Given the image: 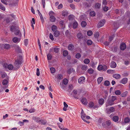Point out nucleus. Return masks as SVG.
Here are the masks:
<instances>
[{
    "mask_svg": "<svg viewBox=\"0 0 130 130\" xmlns=\"http://www.w3.org/2000/svg\"><path fill=\"white\" fill-rule=\"evenodd\" d=\"M35 110L34 108L31 109L29 110V112L30 113H33L35 111Z\"/></svg>",
    "mask_w": 130,
    "mask_h": 130,
    "instance_id": "64",
    "label": "nucleus"
},
{
    "mask_svg": "<svg viewBox=\"0 0 130 130\" xmlns=\"http://www.w3.org/2000/svg\"><path fill=\"white\" fill-rule=\"evenodd\" d=\"M32 119L33 120L35 121L36 122H39L40 121H41V120L39 117H33Z\"/></svg>",
    "mask_w": 130,
    "mask_h": 130,
    "instance_id": "16",
    "label": "nucleus"
},
{
    "mask_svg": "<svg viewBox=\"0 0 130 130\" xmlns=\"http://www.w3.org/2000/svg\"><path fill=\"white\" fill-rule=\"evenodd\" d=\"M103 10L105 11H107L108 10V7L106 6H105L103 8Z\"/></svg>",
    "mask_w": 130,
    "mask_h": 130,
    "instance_id": "62",
    "label": "nucleus"
},
{
    "mask_svg": "<svg viewBox=\"0 0 130 130\" xmlns=\"http://www.w3.org/2000/svg\"><path fill=\"white\" fill-rule=\"evenodd\" d=\"M128 79L127 78H123L120 81V83L123 84H126L127 82Z\"/></svg>",
    "mask_w": 130,
    "mask_h": 130,
    "instance_id": "13",
    "label": "nucleus"
},
{
    "mask_svg": "<svg viewBox=\"0 0 130 130\" xmlns=\"http://www.w3.org/2000/svg\"><path fill=\"white\" fill-rule=\"evenodd\" d=\"M53 37V35L51 33H50V34L49 37L50 39L52 41H53L54 40V38Z\"/></svg>",
    "mask_w": 130,
    "mask_h": 130,
    "instance_id": "56",
    "label": "nucleus"
},
{
    "mask_svg": "<svg viewBox=\"0 0 130 130\" xmlns=\"http://www.w3.org/2000/svg\"><path fill=\"white\" fill-rule=\"evenodd\" d=\"M50 21L52 22H54L56 20L54 16L50 17Z\"/></svg>",
    "mask_w": 130,
    "mask_h": 130,
    "instance_id": "31",
    "label": "nucleus"
},
{
    "mask_svg": "<svg viewBox=\"0 0 130 130\" xmlns=\"http://www.w3.org/2000/svg\"><path fill=\"white\" fill-rule=\"evenodd\" d=\"M59 48L58 47H55L54 48V51L56 53H58V52Z\"/></svg>",
    "mask_w": 130,
    "mask_h": 130,
    "instance_id": "55",
    "label": "nucleus"
},
{
    "mask_svg": "<svg viewBox=\"0 0 130 130\" xmlns=\"http://www.w3.org/2000/svg\"><path fill=\"white\" fill-rule=\"evenodd\" d=\"M94 104L92 102H90L88 104V105L89 107L90 108H92L94 106Z\"/></svg>",
    "mask_w": 130,
    "mask_h": 130,
    "instance_id": "38",
    "label": "nucleus"
},
{
    "mask_svg": "<svg viewBox=\"0 0 130 130\" xmlns=\"http://www.w3.org/2000/svg\"><path fill=\"white\" fill-rule=\"evenodd\" d=\"M21 40V38H18L17 37H15L13 38L12 41L14 43H18Z\"/></svg>",
    "mask_w": 130,
    "mask_h": 130,
    "instance_id": "12",
    "label": "nucleus"
},
{
    "mask_svg": "<svg viewBox=\"0 0 130 130\" xmlns=\"http://www.w3.org/2000/svg\"><path fill=\"white\" fill-rule=\"evenodd\" d=\"M38 44L39 45V48L40 49V50L41 51V54H42L41 52H42V50L41 49V44H40V40L39 39H38Z\"/></svg>",
    "mask_w": 130,
    "mask_h": 130,
    "instance_id": "48",
    "label": "nucleus"
},
{
    "mask_svg": "<svg viewBox=\"0 0 130 130\" xmlns=\"http://www.w3.org/2000/svg\"><path fill=\"white\" fill-rule=\"evenodd\" d=\"M8 83V78L7 79H4L2 82V84L3 85H7Z\"/></svg>",
    "mask_w": 130,
    "mask_h": 130,
    "instance_id": "15",
    "label": "nucleus"
},
{
    "mask_svg": "<svg viewBox=\"0 0 130 130\" xmlns=\"http://www.w3.org/2000/svg\"><path fill=\"white\" fill-rule=\"evenodd\" d=\"M81 101L83 104L85 105H86L88 103L87 99L84 98H83L81 99Z\"/></svg>",
    "mask_w": 130,
    "mask_h": 130,
    "instance_id": "10",
    "label": "nucleus"
},
{
    "mask_svg": "<svg viewBox=\"0 0 130 130\" xmlns=\"http://www.w3.org/2000/svg\"><path fill=\"white\" fill-rule=\"evenodd\" d=\"M73 27L74 28H77L78 26V24L77 22H74L73 24Z\"/></svg>",
    "mask_w": 130,
    "mask_h": 130,
    "instance_id": "40",
    "label": "nucleus"
},
{
    "mask_svg": "<svg viewBox=\"0 0 130 130\" xmlns=\"http://www.w3.org/2000/svg\"><path fill=\"white\" fill-rule=\"evenodd\" d=\"M55 13L52 11H50L49 13V14L50 17L53 16V15L55 14Z\"/></svg>",
    "mask_w": 130,
    "mask_h": 130,
    "instance_id": "58",
    "label": "nucleus"
},
{
    "mask_svg": "<svg viewBox=\"0 0 130 130\" xmlns=\"http://www.w3.org/2000/svg\"><path fill=\"white\" fill-rule=\"evenodd\" d=\"M101 4L100 3H96L94 5V8L96 9H99L101 7Z\"/></svg>",
    "mask_w": 130,
    "mask_h": 130,
    "instance_id": "14",
    "label": "nucleus"
},
{
    "mask_svg": "<svg viewBox=\"0 0 130 130\" xmlns=\"http://www.w3.org/2000/svg\"><path fill=\"white\" fill-rule=\"evenodd\" d=\"M107 66L102 65H99L98 67V69L99 71L102 70L103 71H105L107 69Z\"/></svg>",
    "mask_w": 130,
    "mask_h": 130,
    "instance_id": "2",
    "label": "nucleus"
},
{
    "mask_svg": "<svg viewBox=\"0 0 130 130\" xmlns=\"http://www.w3.org/2000/svg\"><path fill=\"white\" fill-rule=\"evenodd\" d=\"M15 48L16 50L18 52H21V49L19 46L17 45L15 46Z\"/></svg>",
    "mask_w": 130,
    "mask_h": 130,
    "instance_id": "39",
    "label": "nucleus"
},
{
    "mask_svg": "<svg viewBox=\"0 0 130 130\" xmlns=\"http://www.w3.org/2000/svg\"><path fill=\"white\" fill-rule=\"evenodd\" d=\"M84 61L85 63L88 64L89 63L90 61L89 59L86 58L84 59Z\"/></svg>",
    "mask_w": 130,
    "mask_h": 130,
    "instance_id": "36",
    "label": "nucleus"
},
{
    "mask_svg": "<svg viewBox=\"0 0 130 130\" xmlns=\"http://www.w3.org/2000/svg\"><path fill=\"white\" fill-rule=\"evenodd\" d=\"M116 64L114 61H112L111 63L110 67L112 68H115L116 67Z\"/></svg>",
    "mask_w": 130,
    "mask_h": 130,
    "instance_id": "20",
    "label": "nucleus"
},
{
    "mask_svg": "<svg viewBox=\"0 0 130 130\" xmlns=\"http://www.w3.org/2000/svg\"><path fill=\"white\" fill-rule=\"evenodd\" d=\"M119 118L118 116H115L112 118V120L115 122H117L119 120Z\"/></svg>",
    "mask_w": 130,
    "mask_h": 130,
    "instance_id": "17",
    "label": "nucleus"
},
{
    "mask_svg": "<svg viewBox=\"0 0 130 130\" xmlns=\"http://www.w3.org/2000/svg\"><path fill=\"white\" fill-rule=\"evenodd\" d=\"M88 72L90 74H92L94 72V70L93 69L90 68L88 69Z\"/></svg>",
    "mask_w": 130,
    "mask_h": 130,
    "instance_id": "42",
    "label": "nucleus"
},
{
    "mask_svg": "<svg viewBox=\"0 0 130 130\" xmlns=\"http://www.w3.org/2000/svg\"><path fill=\"white\" fill-rule=\"evenodd\" d=\"M15 27L14 26H11L10 28V30L11 31H15Z\"/></svg>",
    "mask_w": 130,
    "mask_h": 130,
    "instance_id": "54",
    "label": "nucleus"
},
{
    "mask_svg": "<svg viewBox=\"0 0 130 130\" xmlns=\"http://www.w3.org/2000/svg\"><path fill=\"white\" fill-rule=\"evenodd\" d=\"M94 36L95 38H98L99 36V32H97L94 35Z\"/></svg>",
    "mask_w": 130,
    "mask_h": 130,
    "instance_id": "61",
    "label": "nucleus"
},
{
    "mask_svg": "<svg viewBox=\"0 0 130 130\" xmlns=\"http://www.w3.org/2000/svg\"><path fill=\"white\" fill-rule=\"evenodd\" d=\"M62 15L64 17L67 16L68 14L67 11H66L65 10L62 11Z\"/></svg>",
    "mask_w": 130,
    "mask_h": 130,
    "instance_id": "26",
    "label": "nucleus"
},
{
    "mask_svg": "<svg viewBox=\"0 0 130 130\" xmlns=\"http://www.w3.org/2000/svg\"><path fill=\"white\" fill-rule=\"evenodd\" d=\"M85 116V114L84 113V111L82 109V111L81 113V117L82 118L84 119Z\"/></svg>",
    "mask_w": 130,
    "mask_h": 130,
    "instance_id": "37",
    "label": "nucleus"
},
{
    "mask_svg": "<svg viewBox=\"0 0 130 130\" xmlns=\"http://www.w3.org/2000/svg\"><path fill=\"white\" fill-rule=\"evenodd\" d=\"M50 70L52 73H53L55 72V69L53 67L51 68H50Z\"/></svg>",
    "mask_w": 130,
    "mask_h": 130,
    "instance_id": "53",
    "label": "nucleus"
},
{
    "mask_svg": "<svg viewBox=\"0 0 130 130\" xmlns=\"http://www.w3.org/2000/svg\"><path fill=\"white\" fill-rule=\"evenodd\" d=\"M63 76L62 74H59L58 75L57 77V79L61 80L63 78Z\"/></svg>",
    "mask_w": 130,
    "mask_h": 130,
    "instance_id": "35",
    "label": "nucleus"
},
{
    "mask_svg": "<svg viewBox=\"0 0 130 130\" xmlns=\"http://www.w3.org/2000/svg\"><path fill=\"white\" fill-rule=\"evenodd\" d=\"M7 0H1V2L6 5H7L8 3L7 2Z\"/></svg>",
    "mask_w": 130,
    "mask_h": 130,
    "instance_id": "63",
    "label": "nucleus"
},
{
    "mask_svg": "<svg viewBox=\"0 0 130 130\" xmlns=\"http://www.w3.org/2000/svg\"><path fill=\"white\" fill-rule=\"evenodd\" d=\"M115 35H112V36H110V37H109V41H110V42L113 40L114 38L115 37Z\"/></svg>",
    "mask_w": 130,
    "mask_h": 130,
    "instance_id": "57",
    "label": "nucleus"
},
{
    "mask_svg": "<svg viewBox=\"0 0 130 130\" xmlns=\"http://www.w3.org/2000/svg\"><path fill=\"white\" fill-rule=\"evenodd\" d=\"M85 78L84 77H80L78 79V82L80 84L83 83L84 82Z\"/></svg>",
    "mask_w": 130,
    "mask_h": 130,
    "instance_id": "9",
    "label": "nucleus"
},
{
    "mask_svg": "<svg viewBox=\"0 0 130 130\" xmlns=\"http://www.w3.org/2000/svg\"><path fill=\"white\" fill-rule=\"evenodd\" d=\"M111 123L110 120H108L105 123H102V125L105 127H109L111 125Z\"/></svg>",
    "mask_w": 130,
    "mask_h": 130,
    "instance_id": "3",
    "label": "nucleus"
},
{
    "mask_svg": "<svg viewBox=\"0 0 130 130\" xmlns=\"http://www.w3.org/2000/svg\"><path fill=\"white\" fill-rule=\"evenodd\" d=\"M115 109L114 107H110L109 108H106V112L107 113H110L114 112L115 111Z\"/></svg>",
    "mask_w": 130,
    "mask_h": 130,
    "instance_id": "5",
    "label": "nucleus"
},
{
    "mask_svg": "<svg viewBox=\"0 0 130 130\" xmlns=\"http://www.w3.org/2000/svg\"><path fill=\"white\" fill-rule=\"evenodd\" d=\"M14 34L15 35H18V36L20 38L22 36V34L20 30L17 29L15 31Z\"/></svg>",
    "mask_w": 130,
    "mask_h": 130,
    "instance_id": "11",
    "label": "nucleus"
},
{
    "mask_svg": "<svg viewBox=\"0 0 130 130\" xmlns=\"http://www.w3.org/2000/svg\"><path fill=\"white\" fill-rule=\"evenodd\" d=\"M52 29L53 31H56L57 27L56 25H53L52 27Z\"/></svg>",
    "mask_w": 130,
    "mask_h": 130,
    "instance_id": "32",
    "label": "nucleus"
},
{
    "mask_svg": "<svg viewBox=\"0 0 130 130\" xmlns=\"http://www.w3.org/2000/svg\"><path fill=\"white\" fill-rule=\"evenodd\" d=\"M22 56H19L18 57L14 63V69L16 70L18 69L20 67L22 63Z\"/></svg>",
    "mask_w": 130,
    "mask_h": 130,
    "instance_id": "1",
    "label": "nucleus"
},
{
    "mask_svg": "<svg viewBox=\"0 0 130 130\" xmlns=\"http://www.w3.org/2000/svg\"><path fill=\"white\" fill-rule=\"evenodd\" d=\"M77 36L78 39H80L83 38V35L81 33L79 32L77 34Z\"/></svg>",
    "mask_w": 130,
    "mask_h": 130,
    "instance_id": "22",
    "label": "nucleus"
},
{
    "mask_svg": "<svg viewBox=\"0 0 130 130\" xmlns=\"http://www.w3.org/2000/svg\"><path fill=\"white\" fill-rule=\"evenodd\" d=\"M126 47V45L124 43H122L120 45V48L121 50H124L125 49Z\"/></svg>",
    "mask_w": 130,
    "mask_h": 130,
    "instance_id": "8",
    "label": "nucleus"
},
{
    "mask_svg": "<svg viewBox=\"0 0 130 130\" xmlns=\"http://www.w3.org/2000/svg\"><path fill=\"white\" fill-rule=\"evenodd\" d=\"M130 121V119L128 117L125 118L124 120V122L125 123H129Z\"/></svg>",
    "mask_w": 130,
    "mask_h": 130,
    "instance_id": "24",
    "label": "nucleus"
},
{
    "mask_svg": "<svg viewBox=\"0 0 130 130\" xmlns=\"http://www.w3.org/2000/svg\"><path fill=\"white\" fill-rule=\"evenodd\" d=\"M104 100L103 99L101 98L99 99V104L102 105H103L104 102Z\"/></svg>",
    "mask_w": 130,
    "mask_h": 130,
    "instance_id": "29",
    "label": "nucleus"
},
{
    "mask_svg": "<svg viewBox=\"0 0 130 130\" xmlns=\"http://www.w3.org/2000/svg\"><path fill=\"white\" fill-rule=\"evenodd\" d=\"M63 105L64 107L63 108V110L64 111H66L67 110V108L68 107V106L65 102H63Z\"/></svg>",
    "mask_w": 130,
    "mask_h": 130,
    "instance_id": "27",
    "label": "nucleus"
},
{
    "mask_svg": "<svg viewBox=\"0 0 130 130\" xmlns=\"http://www.w3.org/2000/svg\"><path fill=\"white\" fill-rule=\"evenodd\" d=\"M113 77L116 79H119L120 78L121 76L119 74H116L113 75Z\"/></svg>",
    "mask_w": 130,
    "mask_h": 130,
    "instance_id": "18",
    "label": "nucleus"
},
{
    "mask_svg": "<svg viewBox=\"0 0 130 130\" xmlns=\"http://www.w3.org/2000/svg\"><path fill=\"white\" fill-rule=\"evenodd\" d=\"M107 72L109 74H112L115 72V71L113 70H108L107 71Z\"/></svg>",
    "mask_w": 130,
    "mask_h": 130,
    "instance_id": "45",
    "label": "nucleus"
},
{
    "mask_svg": "<svg viewBox=\"0 0 130 130\" xmlns=\"http://www.w3.org/2000/svg\"><path fill=\"white\" fill-rule=\"evenodd\" d=\"M115 93L116 95H118L121 94V92L120 90H117L115 91Z\"/></svg>",
    "mask_w": 130,
    "mask_h": 130,
    "instance_id": "30",
    "label": "nucleus"
},
{
    "mask_svg": "<svg viewBox=\"0 0 130 130\" xmlns=\"http://www.w3.org/2000/svg\"><path fill=\"white\" fill-rule=\"evenodd\" d=\"M110 98L114 102V101L117 100V96H116L112 95Z\"/></svg>",
    "mask_w": 130,
    "mask_h": 130,
    "instance_id": "25",
    "label": "nucleus"
},
{
    "mask_svg": "<svg viewBox=\"0 0 130 130\" xmlns=\"http://www.w3.org/2000/svg\"><path fill=\"white\" fill-rule=\"evenodd\" d=\"M68 81L67 79H64L62 81V83L64 85H67L68 83Z\"/></svg>",
    "mask_w": 130,
    "mask_h": 130,
    "instance_id": "43",
    "label": "nucleus"
},
{
    "mask_svg": "<svg viewBox=\"0 0 130 130\" xmlns=\"http://www.w3.org/2000/svg\"><path fill=\"white\" fill-rule=\"evenodd\" d=\"M93 34L92 31L91 30L88 31L87 32V34L89 36H91Z\"/></svg>",
    "mask_w": 130,
    "mask_h": 130,
    "instance_id": "47",
    "label": "nucleus"
},
{
    "mask_svg": "<svg viewBox=\"0 0 130 130\" xmlns=\"http://www.w3.org/2000/svg\"><path fill=\"white\" fill-rule=\"evenodd\" d=\"M81 57V55L79 53H77L75 55L76 58L79 59Z\"/></svg>",
    "mask_w": 130,
    "mask_h": 130,
    "instance_id": "52",
    "label": "nucleus"
},
{
    "mask_svg": "<svg viewBox=\"0 0 130 130\" xmlns=\"http://www.w3.org/2000/svg\"><path fill=\"white\" fill-rule=\"evenodd\" d=\"M86 22L85 21H82L81 23V25L82 27H84L86 26L87 25Z\"/></svg>",
    "mask_w": 130,
    "mask_h": 130,
    "instance_id": "41",
    "label": "nucleus"
},
{
    "mask_svg": "<svg viewBox=\"0 0 130 130\" xmlns=\"http://www.w3.org/2000/svg\"><path fill=\"white\" fill-rule=\"evenodd\" d=\"M3 46L5 49H9L10 47V45L9 44H4L3 45Z\"/></svg>",
    "mask_w": 130,
    "mask_h": 130,
    "instance_id": "19",
    "label": "nucleus"
},
{
    "mask_svg": "<svg viewBox=\"0 0 130 130\" xmlns=\"http://www.w3.org/2000/svg\"><path fill=\"white\" fill-rule=\"evenodd\" d=\"M28 40L27 39H25L24 40V43L25 46H26L28 44Z\"/></svg>",
    "mask_w": 130,
    "mask_h": 130,
    "instance_id": "59",
    "label": "nucleus"
},
{
    "mask_svg": "<svg viewBox=\"0 0 130 130\" xmlns=\"http://www.w3.org/2000/svg\"><path fill=\"white\" fill-rule=\"evenodd\" d=\"M60 32L56 30L54 31V35L56 37L58 36L59 35Z\"/></svg>",
    "mask_w": 130,
    "mask_h": 130,
    "instance_id": "28",
    "label": "nucleus"
},
{
    "mask_svg": "<svg viewBox=\"0 0 130 130\" xmlns=\"http://www.w3.org/2000/svg\"><path fill=\"white\" fill-rule=\"evenodd\" d=\"M0 8L3 11L5 10V7L2 5H0Z\"/></svg>",
    "mask_w": 130,
    "mask_h": 130,
    "instance_id": "60",
    "label": "nucleus"
},
{
    "mask_svg": "<svg viewBox=\"0 0 130 130\" xmlns=\"http://www.w3.org/2000/svg\"><path fill=\"white\" fill-rule=\"evenodd\" d=\"M68 54V52L67 51H64L63 52V55L64 56H67Z\"/></svg>",
    "mask_w": 130,
    "mask_h": 130,
    "instance_id": "50",
    "label": "nucleus"
},
{
    "mask_svg": "<svg viewBox=\"0 0 130 130\" xmlns=\"http://www.w3.org/2000/svg\"><path fill=\"white\" fill-rule=\"evenodd\" d=\"M3 67L5 68H6L7 67L8 69L10 70H12L13 68V65L11 64L8 65L7 64H5L3 65Z\"/></svg>",
    "mask_w": 130,
    "mask_h": 130,
    "instance_id": "7",
    "label": "nucleus"
},
{
    "mask_svg": "<svg viewBox=\"0 0 130 130\" xmlns=\"http://www.w3.org/2000/svg\"><path fill=\"white\" fill-rule=\"evenodd\" d=\"M128 93V92L127 91H125L123 92L121 95V96L122 97H126Z\"/></svg>",
    "mask_w": 130,
    "mask_h": 130,
    "instance_id": "23",
    "label": "nucleus"
},
{
    "mask_svg": "<svg viewBox=\"0 0 130 130\" xmlns=\"http://www.w3.org/2000/svg\"><path fill=\"white\" fill-rule=\"evenodd\" d=\"M81 69L84 70H86L87 69V67L85 65H82L81 67Z\"/></svg>",
    "mask_w": 130,
    "mask_h": 130,
    "instance_id": "33",
    "label": "nucleus"
},
{
    "mask_svg": "<svg viewBox=\"0 0 130 130\" xmlns=\"http://www.w3.org/2000/svg\"><path fill=\"white\" fill-rule=\"evenodd\" d=\"M87 43L88 45H91L92 43V42L90 40H88L87 41Z\"/></svg>",
    "mask_w": 130,
    "mask_h": 130,
    "instance_id": "49",
    "label": "nucleus"
},
{
    "mask_svg": "<svg viewBox=\"0 0 130 130\" xmlns=\"http://www.w3.org/2000/svg\"><path fill=\"white\" fill-rule=\"evenodd\" d=\"M74 46L72 44H69L68 46V48L70 50H72L74 49Z\"/></svg>",
    "mask_w": 130,
    "mask_h": 130,
    "instance_id": "21",
    "label": "nucleus"
},
{
    "mask_svg": "<svg viewBox=\"0 0 130 130\" xmlns=\"http://www.w3.org/2000/svg\"><path fill=\"white\" fill-rule=\"evenodd\" d=\"M110 84L108 80L105 81L104 83V85L106 86H109Z\"/></svg>",
    "mask_w": 130,
    "mask_h": 130,
    "instance_id": "44",
    "label": "nucleus"
},
{
    "mask_svg": "<svg viewBox=\"0 0 130 130\" xmlns=\"http://www.w3.org/2000/svg\"><path fill=\"white\" fill-rule=\"evenodd\" d=\"M103 79V78L102 77H99L97 79L98 83L100 84Z\"/></svg>",
    "mask_w": 130,
    "mask_h": 130,
    "instance_id": "34",
    "label": "nucleus"
},
{
    "mask_svg": "<svg viewBox=\"0 0 130 130\" xmlns=\"http://www.w3.org/2000/svg\"><path fill=\"white\" fill-rule=\"evenodd\" d=\"M95 13L94 11H91L90 13V15L92 17H94L95 15Z\"/></svg>",
    "mask_w": 130,
    "mask_h": 130,
    "instance_id": "46",
    "label": "nucleus"
},
{
    "mask_svg": "<svg viewBox=\"0 0 130 130\" xmlns=\"http://www.w3.org/2000/svg\"><path fill=\"white\" fill-rule=\"evenodd\" d=\"M105 22V21L104 19H103L101 20L99 22L97 25V27L98 28H100L102 27L103 26Z\"/></svg>",
    "mask_w": 130,
    "mask_h": 130,
    "instance_id": "6",
    "label": "nucleus"
},
{
    "mask_svg": "<svg viewBox=\"0 0 130 130\" xmlns=\"http://www.w3.org/2000/svg\"><path fill=\"white\" fill-rule=\"evenodd\" d=\"M47 57L48 60H50L52 58V56L50 54H49L47 55Z\"/></svg>",
    "mask_w": 130,
    "mask_h": 130,
    "instance_id": "51",
    "label": "nucleus"
},
{
    "mask_svg": "<svg viewBox=\"0 0 130 130\" xmlns=\"http://www.w3.org/2000/svg\"><path fill=\"white\" fill-rule=\"evenodd\" d=\"M114 104V103L110 98H108L106 102V106L107 107L109 106H111Z\"/></svg>",
    "mask_w": 130,
    "mask_h": 130,
    "instance_id": "4",
    "label": "nucleus"
}]
</instances>
